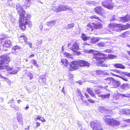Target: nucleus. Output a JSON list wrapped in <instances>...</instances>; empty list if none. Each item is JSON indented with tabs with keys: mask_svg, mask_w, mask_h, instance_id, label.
Listing matches in <instances>:
<instances>
[{
	"mask_svg": "<svg viewBox=\"0 0 130 130\" xmlns=\"http://www.w3.org/2000/svg\"><path fill=\"white\" fill-rule=\"evenodd\" d=\"M119 113L121 115L130 114V110L127 109H122L119 110Z\"/></svg>",
	"mask_w": 130,
	"mask_h": 130,
	"instance_id": "nucleus-15",
	"label": "nucleus"
},
{
	"mask_svg": "<svg viewBox=\"0 0 130 130\" xmlns=\"http://www.w3.org/2000/svg\"><path fill=\"white\" fill-rule=\"evenodd\" d=\"M70 49L74 52L79 49L78 43L77 42H75L72 45V46L70 47Z\"/></svg>",
	"mask_w": 130,
	"mask_h": 130,
	"instance_id": "nucleus-14",
	"label": "nucleus"
},
{
	"mask_svg": "<svg viewBox=\"0 0 130 130\" xmlns=\"http://www.w3.org/2000/svg\"><path fill=\"white\" fill-rule=\"evenodd\" d=\"M125 26L124 25H122L121 24H116L114 30L116 31H120L125 29Z\"/></svg>",
	"mask_w": 130,
	"mask_h": 130,
	"instance_id": "nucleus-12",
	"label": "nucleus"
},
{
	"mask_svg": "<svg viewBox=\"0 0 130 130\" xmlns=\"http://www.w3.org/2000/svg\"><path fill=\"white\" fill-rule=\"evenodd\" d=\"M113 66L117 68L122 69H124L125 67L122 64L120 63H116L114 64Z\"/></svg>",
	"mask_w": 130,
	"mask_h": 130,
	"instance_id": "nucleus-22",
	"label": "nucleus"
},
{
	"mask_svg": "<svg viewBox=\"0 0 130 130\" xmlns=\"http://www.w3.org/2000/svg\"><path fill=\"white\" fill-rule=\"evenodd\" d=\"M11 43H12L9 39H7L5 40L3 44V46L4 48H9L10 47Z\"/></svg>",
	"mask_w": 130,
	"mask_h": 130,
	"instance_id": "nucleus-16",
	"label": "nucleus"
},
{
	"mask_svg": "<svg viewBox=\"0 0 130 130\" xmlns=\"http://www.w3.org/2000/svg\"><path fill=\"white\" fill-rule=\"evenodd\" d=\"M74 23H72L68 25L67 28L68 29L72 28L74 26Z\"/></svg>",
	"mask_w": 130,
	"mask_h": 130,
	"instance_id": "nucleus-41",
	"label": "nucleus"
},
{
	"mask_svg": "<svg viewBox=\"0 0 130 130\" xmlns=\"http://www.w3.org/2000/svg\"><path fill=\"white\" fill-rule=\"evenodd\" d=\"M95 74L98 76L102 75L103 73V71L100 70H97L95 71Z\"/></svg>",
	"mask_w": 130,
	"mask_h": 130,
	"instance_id": "nucleus-35",
	"label": "nucleus"
},
{
	"mask_svg": "<svg viewBox=\"0 0 130 130\" xmlns=\"http://www.w3.org/2000/svg\"><path fill=\"white\" fill-rule=\"evenodd\" d=\"M79 67H83L88 66H89V63L88 62L83 60H80L77 61Z\"/></svg>",
	"mask_w": 130,
	"mask_h": 130,
	"instance_id": "nucleus-13",
	"label": "nucleus"
},
{
	"mask_svg": "<svg viewBox=\"0 0 130 130\" xmlns=\"http://www.w3.org/2000/svg\"><path fill=\"white\" fill-rule=\"evenodd\" d=\"M20 48V47L18 45H15L13 46L12 48L13 50L15 51L17 49H19Z\"/></svg>",
	"mask_w": 130,
	"mask_h": 130,
	"instance_id": "nucleus-43",
	"label": "nucleus"
},
{
	"mask_svg": "<svg viewBox=\"0 0 130 130\" xmlns=\"http://www.w3.org/2000/svg\"><path fill=\"white\" fill-rule=\"evenodd\" d=\"M84 95L86 97L87 99H88L90 98V96L87 93H84Z\"/></svg>",
	"mask_w": 130,
	"mask_h": 130,
	"instance_id": "nucleus-48",
	"label": "nucleus"
},
{
	"mask_svg": "<svg viewBox=\"0 0 130 130\" xmlns=\"http://www.w3.org/2000/svg\"><path fill=\"white\" fill-rule=\"evenodd\" d=\"M89 18L92 20L93 19H95L98 20L100 21H102L100 18L97 16L96 15H92Z\"/></svg>",
	"mask_w": 130,
	"mask_h": 130,
	"instance_id": "nucleus-32",
	"label": "nucleus"
},
{
	"mask_svg": "<svg viewBox=\"0 0 130 130\" xmlns=\"http://www.w3.org/2000/svg\"><path fill=\"white\" fill-rule=\"evenodd\" d=\"M79 96H80L81 100L83 101L84 100V99L85 98L84 96L81 93H80Z\"/></svg>",
	"mask_w": 130,
	"mask_h": 130,
	"instance_id": "nucleus-47",
	"label": "nucleus"
},
{
	"mask_svg": "<svg viewBox=\"0 0 130 130\" xmlns=\"http://www.w3.org/2000/svg\"><path fill=\"white\" fill-rule=\"evenodd\" d=\"M81 38L84 41H86L89 39L90 37H87L86 35L85 34H82Z\"/></svg>",
	"mask_w": 130,
	"mask_h": 130,
	"instance_id": "nucleus-28",
	"label": "nucleus"
},
{
	"mask_svg": "<svg viewBox=\"0 0 130 130\" xmlns=\"http://www.w3.org/2000/svg\"><path fill=\"white\" fill-rule=\"evenodd\" d=\"M83 45H88L90 46V44L88 43L87 42H85L83 43Z\"/></svg>",
	"mask_w": 130,
	"mask_h": 130,
	"instance_id": "nucleus-51",
	"label": "nucleus"
},
{
	"mask_svg": "<svg viewBox=\"0 0 130 130\" xmlns=\"http://www.w3.org/2000/svg\"><path fill=\"white\" fill-rule=\"evenodd\" d=\"M63 55L64 57H66L67 58L70 57L71 55L70 54V53L66 52H64L63 53Z\"/></svg>",
	"mask_w": 130,
	"mask_h": 130,
	"instance_id": "nucleus-40",
	"label": "nucleus"
},
{
	"mask_svg": "<svg viewBox=\"0 0 130 130\" xmlns=\"http://www.w3.org/2000/svg\"><path fill=\"white\" fill-rule=\"evenodd\" d=\"M21 100H17V101L18 103L19 104L20 103V102H21Z\"/></svg>",
	"mask_w": 130,
	"mask_h": 130,
	"instance_id": "nucleus-59",
	"label": "nucleus"
},
{
	"mask_svg": "<svg viewBox=\"0 0 130 130\" xmlns=\"http://www.w3.org/2000/svg\"><path fill=\"white\" fill-rule=\"evenodd\" d=\"M31 63L37 68L40 67L37 64V61L36 60L32 59L31 60Z\"/></svg>",
	"mask_w": 130,
	"mask_h": 130,
	"instance_id": "nucleus-34",
	"label": "nucleus"
},
{
	"mask_svg": "<svg viewBox=\"0 0 130 130\" xmlns=\"http://www.w3.org/2000/svg\"><path fill=\"white\" fill-rule=\"evenodd\" d=\"M111 72H110V74L113 76H116L120 78L125 81H128V80L125 78L122 77L120 76L117 74H124V75L130 77V73H127L125 72H122L120 70H111Z\"/></svg>",
	"mask_w": 130,
	"mask_h": 130,
	"instance_id": "nucleus-4",
	"label": "nucleus"
},
{
	"mask_svg": "<svg viewBox=\"0 0 130 130\" xmlns=\"http://www.w3.org/2000/svg\"><path fill=\"white\" fill-rule=\"evenodd\" d=\"M86 32H91L93 30V29H90V27H87V25L86 26Z\"/></svg>",
	"mask_w": 130,
	"mask_h": 130,
	"instance_id": "nucleus-42",
	"label": "nucleus"
},
{
	"mask_svg": "<svg viewBox=\"0 0 130 130\" xmlns=\"http://www.w3.org/2000/svg\"><path fill=\"white\" fill-rule=\"evenodd\" d=\"M90 126L92 130H103L102 125L97 120L92 121L90 123Z\"/></svg>",
	"mask_w": 130,
	"mask_h": 130,
	"instance_id": "nucleus-5",
	"label": "nucleus"
},
{
	"mask_svg": "<svg viewBox=\"0 0 130 130\" xmlns=\"http://www.w3.org/2000/svg\"><path fill=\"white\" fill-rule=\"evenodd\" d=\"M17 120L19 123H22L23 122L22 117L21 116H18L17 117Z\"/></svg>",
	"mask_w": 130,
	"mask_h": 130,
	"instance_id": "nucleus-39",
	"label": "nucleus"
},
{
	"mask_svg": "<svg viewBox=\"0 0 130 130\" xmlns=\"http://www.w3.org/2000/svg\"><path fill=\"white\" fill-rule=\"evenodd\" d=\"M94 11L96 14L102 16L104 14V10L103 8L101 6L96 7L94 8Z\"/></svg>",
	"mask_w": 130,
	"mask_h": 130,
	"instance_id": "nucleus-11",
	"label": "nucleus"
},
{
	"mask_svg": "<svg viewBox=\"0 0 130 130\" xmlns=\"http://www.w3.org/2000/svg\"><path fill=\"white\" fill-rule=\"evenodd\" d=\"M61 62L62 63V65L66 67L69 65V62L68 60L66 59H61Z\"/></svg>",
	"mask_w": 130,
	"mask_h": 130,
	"instance_id": "nucleus-23",
	"label": "nucleus"
},
{
	"mask_svg": "<svg viewBox=\"0 0 130 130\" xmlns=\"http://www.w3.org/2000/svg\"><path fill=\"white\" fill-rule=\"evenodd\" d=\"M120 95H116V96H119V98H119V96H120Z\"/></svg>",
	"mask_w": 130,
	"mask_h": 130,
	"instance_id": "nucleus-63",
	"label": "nucleus"
},
{
	"mask_svg": "<svg viewBox=\"0 0 130 130\" xmlns=\"http://www.w3.org/2000/svg\"><path fill=\"white\" fill-rule=\"evenodd\" d=\"M100 40L99 38L92 37L90 39V43L93 44H95Z\"/></svg>",
	"mask_w": 130,
	"mask_h": 130,
	"instance_id": "nucleus-24",
	"label": "nucleus"
},
{
	"mask_svg": "<svg viewBox=\"0 0 130 130\" xmlns=\"http://www.w3.org/2000/svg\"><path fill=\"white\" fill-rule=\"evenodd\" d=\"M38 120H39L42 122H46L45 120L44 119L43 117H41L38 116L37 117L35 118L34 119L35 120L37 121Z\"/></svg>",
	"mask_w": 130,
	"mask_h": 130,
	"instance_id": "nucleus-31",
	"label": "nucleus"
},
{
	"mask_svg": "<svg viewBox=\"0 0 130 130\" xmlns=\"http://www.w3.org/2000/svg\"><path fill=\"white\" fill-rule=\"evenodd\" d=\"M17 72H14L13 71L12 72H11V73H10V74H16Z\"/></svg>",
	"mask_w": 130,
	"mask_h": 130,
	"instance_id": "nucleus-56",
	"label": "nucleus"
},
{
	"mask_svg": "<svg viewBox=\"0 0 130 130\" xmlns=\"http://www.w3.org/2000/svg\"><path fill=\"white\" fill-rule=\"evenodd\" d=\"M99 109V111L102 113L105 112L106 113L107 111H110V110L105 109L104 107L102 106H100Z\"/></svg>",
	"mask_w": 130,
	"mask_h": 130,
	"instance_id": "nucleus-26",
	"label": "nucleus"
},
{
	"mask_svg": "<svg viewBox=\"0 0 130 130\" xmlns=\"http://www.w3.org/2000/svg\"><path fill=\"white\" fill-rule=\"evenodd\" d=\"M95 93L96 94H99L100 93L99 92H96V91H95Z\"/></svg>",
	"mask_w": 130,
	"mask_h": 130,
	"instance_id": "nucleus-60",
	"label": "nucleus"
},
{
	"mask_svg": "<svg viewBox=\"0 0 130 130\" xmlns=\"http://www.w3.org/2000/svg\"><path fill=\"white\" fill-rule=\"evenodd\" d=\"M103 27V25L101 23L95 24L94 23V29H98L101 28Z\"/></svg>",
	"mask_w": 130,
	"mask_h": 130,
	"instance_id": "nucleus-27",
	"label": "nucleus"
},
{
	"mask_svg": "<svg viewBox=\"0 0 130 130\" xmlns=\"http://www.w3.org/2000/svg\"><path fill=\"white\" fill-rule=\"evenodd\" d=\"M19 42L21 43H25V44H28L30 48L32 47V43L30 42H28V38L25 36L21 35L18 37Z\"/></svg>",
	"mask_w": 130,
	"mask_h": 130,
	"instance_id": "nucleus-8",
	"label": "nucleus"
},
{
	"mask_svg": "<svg viewBox=\"0 0 130 130\" xmlns=\"http://www.w3.org/2000/svg\"><path fill=\"white\" fill-rule=\"evenodd\" d=\"M87 91L92 97L96 99L95 95L92 89L89 88H87L86 89Z\"/></svg>",
	"mask_w": 130,
	"mask_h": 130,
	"instance_id": "nucleus-20",
	"label": "nucleus"
},
{
	"mask_svg": "<svg viewBox=\"0 0 130 130\" xmlns=\"http://www.w3.org/2000/svg\"><path fill=\"white\" fill-rule=\"evenodd\" d=\"M10 61V57L7 55H3L0 56V69L6 68L7 71H11L12 68L8 67V64Z\"/></svg>",
	"mask_w": 130,
	"mask_h": 130,
	"instance_id": "nucleus-3",
	"label": "nucleus"
},
{
	"mask_svg": "<svg viewBox=\"0 0 130 130\" xmlns=\"http://www.w3.org/2000/svg\"><path fill=\"white\" fill-rule=\"evenodd\" d=\"M124 121L125 122L127 123H130V119H129L124 120Z\"/></svg>",
	"mask_w": 130,
	"mask_h": 130,
	"instance_id": "nucleus-49",
	"label": "nucleus"
},
{
	"mask_svg": "<svg viewBox=\"0 0 130 130\" xmlns=\"http://www.w3.org/2000/svg\"><path fill=\"white\" fill-rule=\"evenodd\" d=\"M87 27H90L91 29H93V28H94V23L90 22L87 25Z\"/></svg>",
	"mask_w": 130,
	"mask_h": 130,
	"instance_id": "nucleus-36",
	"label": "nucleus"
},
{
	"mask_svg": "<svg viewBox=\"0 0 130 130\" xmlns=\"http://www.w3.org/2000/svg\"><path fill=\"white\" fill-rule=\"evenodd\" d=\"M104 54L106 56H104L103 55H101V58H103L104 57H105L106 58L105 59H101V60H102L104 61L107 59H113L115 57V55L112 54L108 55V56H107L106 54Z\"/></svg>",
	"mask_w": 130,
	"mask_h": 130,
	"instance_id": "nucleus-18",
	"label": "nucleus"
},
{
	"mask_svg": "<svg viewBox=\"0 0 130 130\" xmlns=\"http://www.w3.org/2000/svg\"><path fill=\"white\" fill-rule=\"evenodd\" d=\"M127 52L128 54L130 56V51H127Z\"/></svg>",
	"mask_w": 130,
	"mask_h": 130,
	"instance_id": "nucleus-58",
	"label": "nucleus"
},
{
	"mask_svg": "<svg viewBox=\"0 0 130 130\" xmlns=\"http://www.w3.org/2000/svg\"><path fill=\"white\" fill-rule=\"evenodd\" d=\"M120 85L121 84L119 81L116 80L114 79L111 86L112 88H116L119 87Z\"/></svg>",
	"mask_w": 130,
	"mask_h": 130,
	"instance_id": "nucleus-17",
	"label": "nucleus"
},
{
	"mask_svg": "<svg viewBox=\"0 0 130 130\" xmlns=\"http://www.w3.org/2000/svg\"><path fill=\"white\" fill-rule=\"evenodd\" d=\"M89 53H92L93 57L91 59L93 62L96 63L98 65H100L102 66H107V64H103L104 61L101 60V59H105L106 58L105 57L101 58V55L106 56L104 53H100L94 50L90 49L88 51Z\"/></svg>",
	"mask_w": 130,
	"mask_h": 130,
	"instance_id": "nucleus-2",
	"label": "nucleus"
},
{
	"mask_svg": "<svg viewBox=\"0 0 130 130\" xmlns=\"http://www.w3.org/2000/svg\"><path fill=\"white\" fill-rule=\"evenodd\" d=\"M127 32H124L121 34V36L123 37H126L127 36Z\"/></svg>",
	"mask_w": 130,
	"mask_h": 130,
	"instance_id": "nucleus-44",
	"label": "nucleus"
},
{
	"mask_svg": "<svg viewBox=\"0 0 130 130\" xmlns=\"http://www.w3.org/2000/svg\"><path fill=\"white\" fill-rule=\"evenodd\" d=\"M84 102L85 103V104L87 105H89V103L86 101H85Z\"/></svg>",
	"mask_w": 130,
	"mask_h": 130,
	"instance_id": "nucleus-55",
	"label": "nucleus"
},
{
	"mask_svg": "<svg viewBox=\"0 0 130 130\" xmlns=\"http://www.w3.org/2000/svg\"><path fill=\"white\" fill-rule=\"evenodd\" d=\"M120 95L123 96H124V97H126V96L125 95V94H120Z\"/></svg>",
	"mask_w": 130,
	"mask_h": 130,
	"instance_id": "nucleus-61",
	"label": "nucleus"
},
{
	"mask_svg": "<svg viewBox=\"0 0 130 130\" xmlns=\"http://www.w3.org/2000/svg\"><path fill=\"white\" fill-rule=\"evenodd\" d=\"M110 94V93H108L107 94L102 95H98L99 96L101 97L103 99H104L106 98H109Z\"/></svg>",
	"mask_w": 130,
	"mask_h": 130,
	"instance_id": "nucleus-29",
	"label": "nucleus"
},
{
	"mask_svg": "<svg viewBox=\"0 0 130 130\" xmlns=\"http://www.w3.org/2000/svg\"><path fill=\"white\" fill-rule=\"evenodd\" d=\"M105 122L107 125L112 126H118L120 124V122L114 118L104 119Z\"/></svg>",
	"mask_w": 130,
	"mask_h": 130,
	"instance_id": "nucleus-6",
	"label": "nucleus"
},
{
	"mask_svg": "<svg viewBox=\"0 0 130 130\" xmlns=\"http://www.w3.org/2000/svg\"><path fill=\"white\" fill-rule=\"evenodd\" d=\"M54 11L56 12H58L59 11L67 10L70 9L66 5H61L58 7H55Z\"/></svg>",
	"mask_w": 130,
	"mask_h": 130,
	"instance_id": "nucleus-10",
	"label": "nucleus"
},
{
	"mask_svg": "<svg viewBox=\"0 0 130 130\" xmlns=\"http://www.w3.org/2000/svg\"><path fill=\"white\" fill-rule=\"evenodd\" d=\"M116 23H111L109 25L108 28L112 30H114V28H115Z\"/></svg>",
	"mask_w": 130,
	"mask_h": 130,
	"instance_id": "nucleus-33",
	"label": "nucleus"
},
{
	"mask_svg": "<svg viewBox=\"0 0 130 130\" xmlns=\"http://www.w3.org/2000/svg\"><path fill=\"white\" fill-rule=\"evenodd\" d=\"M69 71H72L79 69V66L77 61L74 60L71 62L69 65Z\"/></svg>",
	"mask_w": 130,
	"mask_h": 130,
	"instance_id": "nucleus-9",
	"label": "nucleus"
},
{
	"mask_svg": "<svg viewBox=\"0 0 130 130\" xmlns=\"http://www.w3.org/2000/svg\"><path fill=\"white\" fill-rule=\"evenodd\" d=\"M2 37H4V35H2Z\"/></svg>",
	"mask_w": 130,
	"mask_h": 130,
	"instance_id": "nucleus-64",
	"label": "nucleus"
},
{
	"mask_svg": "<svg viewBox=\"0 0 130 130\" xmlns=\"http://www.w3.org/2000/svg\"><path fill=\"white\" fill-rule=\"evenodd\" d=\"M97 45L99 47L102 46H103L102 43H99L97 44Z\"/></svg>",
	"mask_w": 130,
	"mask_h": 130,
	"instance_id": "nucleus-50",
	"label": "nucleus"
},
{
	"mask_svg": "<svg viewBox=\"0 0 130 130\" xmlns=\"http://www.w3.org/2000/svg\"><path fill=\"white\" fill-rule=\"evenodd\" d=\"M55 23V21H51L47 22V25L50 27L54 26Z\"/></svg>",
	"mask_w": 130,
	"mask_h": 130,
	"instance_id": "nucleus-30",
	"label": "nucleus"
},
{
	"mask_svg": "<svg viewBox=\"0 0 130 130\" xmlns=\"http://www.w3.org/2000/svg\"><path fill=\"white\" fill-rule=\"evenodd\" d=\"M114 78L112 77H108L105 79V83L106 84L111 85Z\"/></svg>",
	"mask_w": 130,
	"mask_h": 130,
	"instance_id": "nucleus-19",
	"label": "nucleus"
},
{
	"mask_svg": "<svg viewBox=\"0 0 130 130\" xmlns=\"http://www.w3.org/2000/svg\"><path fill=\"white\" fill-rule=\"evenodd\" d=\"M8 36L6 35H4V37H2L0 38V41H1L2 40H4L6 38H7L8 37Z\"/></svg>",
	"mask_w": 130,
	"mask_h": 130,
	"instance_id": "nucleus-46",
	"label": "nucleus"
},
{
	"mask_svg": "<svg viewBox=\"0 0 130 130\" xmlns=\"http://www.w3.org/2000/svg\"><path fill=\"white\" fill-rule=\"evenodd\" d=\"M121 89L126 90L129 89V87L127 84H123L121 86Z\"/></svg>",
	"mask_w": 130,
	"mask_h": 130,
	"instance_id": "nucleus-25",
	"label": "nucleus"
},
{
	"mask_svg": "<svg viewBox=\"0 0 130 130\" xmlns=\"http://www.w3.org/2000/svg\"><path fill=\"white\" fill-rule=\"evenodd\" d=\"M36 124H37L36 127H37L40 126V123L38 122H36Z\"/></svg>",
	"mask_w": 130,
	"mask_h": 130,
	"instance_id": "nucleus-54",
	"label": "nucleus"
},
{
	"mask_svg": "<svg viewBox=\"0 0 130 130\" xmlns=\"http://www.w3.org/2000/svg\"><path fill=\"white\" fill-rule=\"evenodd\" d=\"M28 76L29 77L30 79H31L33 78L32 75L31 74H30V75H28Z\"/></svg>",
	"mask_w": 130,
	"mask_h": 130,
	"instance_id": "nucleus-53",
	"label": "nucleus"
},
{
	"mask_svg": "<svg viewBox=\"0 0 130 130\" xmlns=\"http://www.w3.org/2000/svg\"><path fill=\"white\" fill-rule=\"evenodd\" d=\"M35 55L34 54H32L29 56L28 58H31L32 57H34Z\"/></svg>",
	"mask_w": 130,
	"mask_h": 130,
	"instance_id": "nucleus-52",
	"label": "nucleus"
},
{
	"mask_svg": "<svg viewBox=\"0 0 130 130\" xmlns=\"http://www.w3.org/2000/svg\"><path fill=\"white\" fill-rule=\"evenodd\" d=\"M113 0H106L101 3L102 6L109 10L112 9L113 7L114 3Z\"/></svg>",
	"mask_w": 130,
	"mask_h": 130,
	"instance_id": "nucleus-7",
	"label": "nucleus"
},
{
	"mask_svg": "<svg viewBox=\"0 0 130 130\" xmlns=\"http://www.w3.org/2000/svg\"><path fill=\"white\" fill-rule=\"evenodd\" d=\"M121 21L124 22H127L128 20V18L126 16L121 18Z\"/></svg>",
	"mask_w": 130,
	"mask_h": 130,
	"instance_id": "nucleus-38",
	"label": "nucleus"
},
{
	"mask_svg": "<svg viewBox=\"0 0 130 130\" xmlns=\"http://www.w3.org/2000/svg\"><path fill=\"white\" fill-rule=\"evenodd\" d=\"M87 101L91 103H93L95 102V101L91 99H88L87 100Z\"/></svg>",
	"mask_w": 130,
	"mask_h": 130,
	"instance_id": "nucleus-45",
	"label": "nucleus"
},
{
	"mask_svg": "<svg viewBox=\"0 0 130 130\" xmlns=\"http://www.w3.org/2000/svg\"><path fill=\"white\" fill-rule=\"evenodd\" d=\"M30 4V0H26L25 5L26 7H29Z\"/></svg>",
	"mask_w": 130,
	"mask_h": 130,
	"instance_id": "nucleus-37",
	"label": "nucleus"
},
{
	"mask_svg": "<svg viewBox=\"0 0 130 130\" xmlns=\"http://www.w3.org/2000/svg\"><path fill=\"white\" fill-rule=\"evenodd\" d=\"M16 9L19 16L18 20L19 27L21 30L24 31L26 29V25L29 24L28 21L30 19L31 16L29 14H27L26 16V11L21 6H17Z\"/></svg>",
	"mask_w": 130,
	"mask_h": 130,
	"instance_id": "nucleus-1",
	"label": "nucleus"
},
{
	"mask_svg": "<svg viewBox=\"0 0 130 130\" xmlns=\"http://www.w3.org/2000/svg\"><path fill=\"white\" fill-rule=\"evenodd\" d=\"M29 108L28 105H27L25 107V109H27Z\"/></svg>",
	"mask_w": 130,
	"mask_h": 130,
	"instance_id": "nucleus-57",
	"label": "nucleus"
},
{
	"mask_svg": "<svg viewBox=\"0 0 130 130\" xmlns=\"http://www.w3.org/2000/svg\"><path fill=\"white\" fill-rule=\"evenodd\" d=\"M127 47H128V48H130V45H129V44H127Z\"/></svg>",
	"mask_w": 130,
	"mask_h": 130,
	"instance_id": "nucleus-62",
	"label": "nucleus"
},
{
	"mask_svg": "<svg viewBox=\"0 0 130 130\" xmlns=\"http://www.w3.org/2000/svg\"><path fill=\"white\" fill-rule=\"evenodd\" d=\"M13 100H12V101H10L8 102V104H11L10 106L11 108H14V109L16 110H18L19 109L18 107L15 106L14 103L13 102Z\"/></svg>",
	"mask_w": 130,
	"mask_h": 130,
	"instance_id": "nucleus-21",
	"label": "nucleus"
}]
</instances>
